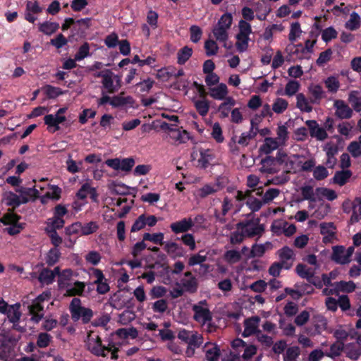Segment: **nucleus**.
Here are the masks:
<instances>
[{"mask_svg":"<svg viewBox=\"0 0 361 361\" xmlns=\"http://www.w3.org/2000/svg\"><path fill=\"white\" fill-rule=\"evenodd\" d=\"M71 318L74 322L81 319L84 324L89 323L93 315V311L88 307L81 305V300L78 298H74L69 305Z\"/></svg>","mask_w":361,"mask_h":361,"instance_id":"obj_1","label":"nucleus"},{"mask_svg":"<svg viewBox=\"0 0 361 361\" xmlns=\"http://www.w3.org/2000/svg\"><path fill=\"white\" fill-rule=\"evenodd\" d=\"M236 229L243 231L246 238L260 237L264 232V226L259 218L240 221L236 224Z\"/></svg>","mask_w":361,"mask_h":361,"instance_id":"obj_2","label":"nucleus"},{"mask_svg":"<svg viewBox=\"0 0 361 361\" xmlns=\"http://www.w3.org/2000/svg\"><path fill=\"white\" fill-rule=\"evenodd\" d=\"M159 130L167 133L169 138L174 142L185 143L190 138L189 133L185 130H180L177 123H168L159 119Z\"/></svg>","mask_w":361,"mask_h":361,"instance_id":"obj_3","label":"nucleus"},{"mask_svg":"<svg viewBox=\"0 0 361 361\" xmlns=\"http://www.w3.org/2000/svg\"><path fill=\"white\" fill-rule=\"evenodd\" d=\"M135 164V161L133 157L108 159L105 161V164L109 167L126 173L131 171Z\"/></svg>","mask_w":361,"mask_h":361,"instance_id":"obj_4","label":"nucleus"},{"mask_svg":"<svg viewBox=\"0 0 361 361\" xmlns=\"http://www.w3.org/2000/svg\"><path fill=\"white\" fill-rule=\"evenodd\" d=\"M161 267H163L164 273H161L159 271V279H161V282H163L165 284H169L172 282L171 276L173 274H178L181 273L184 268L185 265L183 262L180 261H177L173 264V267H170L169 266H166V267H164L163 265Z\"/></svg>","mask_w":361,"mask_h":361,"instance_id":"obj_5","label":"nucleus"},{"mask_svg":"<svg viewBox=\"0 0 361 361\" xmlns=\"http://www.w3.org/2000/svg\"><path fill=\"white\" fill-rule=\"evenodd\" d=\"M178 338L188 344L194 347H200L203 343V337L197 332L190 331L185 329L180 330Z\"/></svg>","mask_w":361,"mask_h":361,"instance_id":"obj_6","label":"nucleus"},{"mask_svg":"<svg viewBox=\"0 0 361 361\" xmlns=\"http://www.w3.org/2000/svg\"><path fill=\"white\" fill-rule=\"evenodd\" d=\"M308 128L309 134L311 137L315 138L319 141H324L327 139L329 135L326 129L321 127L315 120H307L305 122Z\"/></svg>","mask_w":361,"mask_h":361,"instance_id":"obj_7","label":"nucleus"},{"mask_svg":"<svg viewBox=\"0 0 361 361\" xmlns=\"http://www.w3.org/2000/svg\"><path fill=\"white\" fill-rule=\"evenodd\" d=\"M87 349L96 356L106 357L105 351L109 352L111 348L102 345V338L97 336L95 339H91L87 343Z\"/></svg>","mask_w":361,"mask_h":361,"instance_id":"obj_8","label":"nucleus"},{"mask_svg":"<svg viewBox=\"0 0 361 361\" xmlns=\"http://www.w3.org/2000/svg\"><path fill=\"white\" fill-rule=\"evenodd\" d=\"M113 75V72L109 69H105L94 74L96 78H102V85L109 94H113L118 90L114 85Z\"/></svg>","mask_w":361,"mask_h":361,"instance_id":"obj_9","label":"nucleus"},{"mask_svg":"<svg viewBox=\"0 0 361 361\" xmlns=\"http://www.w3.org/2000/svg\"><path fill=\"white\" fill-rule=\"evenodd\" d=\"M324 151L326 152V161L325 164L329 169H333L337 163L336 154L338 153L339 149L338 145L328 142L324 147Z\"/></svg>","mask_w":361,"mask_h":361,"instance_id":"obj_10","label":"nucleus"},{"mask_svg":"<svg viewBox=\"0 0 361 361\" xmlns=\"http://www.w3.org/2000/svg\"><path fill=\"white\" fill-rule=\"evenodd\" d=\"M200 158L197 160L198 166L206 169L215 159V154L213 149L201 148L199 150Z\"/></svg>","mask_w":361,"mask_h":361,"instance_id":"obj_11","label":"nucleus"},{"mask_svg":"<svg viewBox=\"0 0 361 361\" xmlns=\"http://www.w3.org/2000/svg\"><path fill=\"white\" fill-rule=\"evenodd\" d=\"M192 310L194 312L193 318L197 322L204 324L212 321V314L208 308L203 307L201 305H195L192 307Z\"/></svg>","mask_w":361,"mask_h":361,"instance_id":"obj_12","label":"nucleus"},{"mask_svg":"<svg viewBox=\"0 0 361 361\" xmlns=\"http://www.w3.org/2000/svg\"><path fill=\"white\" fill-rule=\"evenodd\" d=\"M277 255L280 259V262L283 264L292 267L293 261L295 260V254L293 249L288 246H283L277 251Z\"/></svg>","mask_w":361,"mask_h":361,"instance_id":"obj_13","label":"nucleus"},{"mask_svg":"<svg viewBox=\"0 0 361 361\" xmlns=\"http://www.w3.org/2000/svg\"><path fill=\"white\" fill-rule=\"evenodd\" d=\"M27 308L29 314L32 316L31 320L38 324L44 317V307L42 303L34 300Z\"/></svg>","mask_w":361,"mask_h":361,"instance_id":"obj_14","label":"nucleus"},{"mask_svg":"<svg viewBox=\"0 0 361 361\" xmlns=\"http://www.w3.org/2000/svg\"><path fill=\"white\" fill-rule=\"evenodd\" d=\"M66 121L65 116L47 114L44 117V122L47 126L48 130L50 131L51 128H54L53 133L60 130L59 124Z\"/></svg>","mask_w":361,"mask_h":361,"instance_id":"obj_15","label":"nucleus"},{"mask_svg":"<svg viewBox=\"0 0 361 361\" xmlns=\"http://www.w3.org/2000/svg\"><path fill=\"white\" fill-rule=\"evenodd\" d=\"M336 109L335 115L341 119H348L353 115V110L343 100H336L334 104Z\"/></svg>","mask_w":361,"mask_h":361,"instance_id":"obj_16","label":"nucleus"},{"mask_svg":"<svg viewBox=\"0 0 361 361\" xmlns=\"http://www.w3.org/2000/svg\"><path fill=\"white\" fill-rule=\"evenodd\" d=\"M259 318L258 317H252L251 318L247 319L244 322V331L242 333V336L243 337H248L253 334H257L258 331H259L258 328V323L259 322Z\"/></svg>","mask_w":361,"mask_h":361,"instance_id":"obj_17","label":"nucleus"},{"mask_svg":"<svg viewBox=\"0 0 361 361\" xmlns=\"http://www.w3.org/2000/svg\"><path fill=\"white\" fill-rule=\"evenodd\" d=\"M273 245L271 242L267 241L264 244L255 243L252 245L247 258H255L262 257L267 250H272Z\"/></svg>","mask_w":361,"mask_h":361,"instance_id":"obj_18","label":"nucleus"},{"mask_svg":"<svg viewBox=\"0 0 361 361\" xmlns=\"http://www.w3.org/2000/svg\"><path fill=\"white\" fill-rule=\"evenodd\" d=\"M194 226L192 220L184 218L180 221L172 223L170 226L171 231L175 233H185Z\"/></svg>","mask_w":361,"mask_h":361,"instance_id":"obj_19","label":"nucleus"},{"mask_svg":"<svg viewBox=\"0 0 361 361\" xmlns=\"http://www.w3.org/2000/svg\"><path fill=\"white\" fill-rule=\"evenodd\" d=\"M331 259L338 264H346L349 263V260H346L345 255V247L343 245L334 246Z\"/></svg>","mask_w":361,"mask_h":361,"instance_id":"obj_20","label":"nucleus"},{"mask_svg":"<svg viewBox=\"0 0 361 361\" xmlns=\"http://www.w3.org/2000/svg\"><path fill=\"white\" fill-rule=\"evenodd\" d=\"M204 251L201 250L197 254L192 255L188 260V264L190 267L195 265H200L201 267L204 268L205 271H208L209 265L203 264L207 259V255H202Z\"/></svg>","mask_w":361,"mask_h":361,"instance_id":"obj_21","label":"nucleus"},{"mask_svg":"<svg viewBox=\"0 0 361 361\" xmlns=\"http://www.w3.org/2000/svg\"><path fill=\"white\" fill-rule=\"evenodd\" d=\"M122 94L123 93L114 96L111 100V105L114 108L122 107L128 104L133 107L135 103L133 98L131 96L123 97Z\"/></svg>","mask_w":361,"mask_h":361,"instance_id":"obj_22","label":"nucleus"},{"mask_svg":"<svg viewBox=\"0 0 361 361\" xmlns=\"http://www.w3.org/2000/svg\"><path fill=\"white\" fill-rule=\"evenodd\" d=\"M59 28V24L56 22L44 21L38 24V30L46 35H51Z\"/></svg>","mask_w":361,"mask_h":361,"instance_id":"obj_23","label":"nucleus"},{"mask_svg":"<svg viewBox=\"0 0 361 361\" xmlns=\"http://www.w3.org/2000/svg\"><path fill=\"white\" fill-rule=\"evenodd\" d=\"M311 97L310 98V102L312 104H319L322 99L324 97V92L321 85H316L309 88Z\"/></svg>","mask_w":361,"mask_h":361,"instance_id":"obj_24","label":"nucleus"},{"mask_svg":"<svg viewBox=\"0 0 361 361\" xmlns=\"http://www.w3.org/2000/svg\"><path fill=\"white\" fill-rule=\"evenodd\" d=\"M279 147V143L275 138L266 137L264 142L259 147V152L266 154H270L272 151Z\"/></svg>","mask_w":361,"mask_h":361,"instance_id":"obj_25","label":"nucleus"},{"mask_svg":"<svg viewBox=\"0 0 361 361\" xmlns=\"http://www.w3.org/2000/svg\"><path fill=\"white\" fill-rule=\"evenodd\" d=\"M42 89L47 98L49 99H56L66 93V91L62 90L60 87H54L51 85H45Z\"/></svg>","mask_w":361,"mask_h":361,"instance_id":"obj_26","label":"nucleus"},{"mask_svg":"<svg viewBox=\"0 0 361 361\" xmlns=\"http://www.w3.org/2000/svg\"><path fill=\"white\" fill-rule=\"evenodd\" d=\"M164 250L173 259L183 255V247L173 242L166 243Z\"/></svg>","mask_w":361,"mask_h":361,"instance_id":"obj_27","label":"nucleus"},{"mask_svg":"<svg viewBox=\"0 0 361 361\" xmlns=\"http://www.w3.org/2000/svg\"><path fill=\"white\" fill-rule=\"evenodd\" d=\"M352 172L350 170H341L336 171L334 176L333 181L340 186L344 185L349 178L352 176Z\"/></svg>","mask_w":361,"mask_h":361,"instance_id":"obj_28","label":"nucleus"},{"mask_svg":"<svg viewBox=\"0 0 361 361\" xmlns=\"http://www.w3.org/2000/svg\"><path fill=\"white\" fill-rule=\"evenodd\" d=\"M6 204L8 206H12L13 207H17L20 206L21 204H25L29 202V198L27 197H20L16 193L13 192H9L6 197Z\"/></svg>","mask_w":361,"mask_h":361,"instance_id":"obj_29","label":"nucleus"},{"mask_svg":"<svg viewBox=\"0 0 361 361\" xmlns=\"http://www.w3.org/2000/svg\"><path fill=\"white\" fill-rule=\"evenodd\" d=\"M61 253L58 248H56V247L51 248L45 255L46 264L49 267L54 266L59 262V260L61 257Z\"/></svg>","mask_w":361,"mask_h":361,"instance_id":"obj_30","label":"nucleus"},{"mask_svg":"<svg viewBox=\"0 0 361 361\" xmlns=\"http://www.w3.org/2000/svg\"><path fill=\"white\" fill-rule=\"evenodd\" d=\"M228 94V89L225 84L221 83L216 87L210 88V96L218 100L224 99Z\"/></svg>","mask_w":361,"mask_h":361,"instance_id":"obj_31","label":"nucleus"},{"mask_svg":"<svg viewBox=\"0 0 361 361\" xmlns=\"http://www.w3.org/2000/svg\"><path fill=\"white\" fill-rule=\"evenodd\" d=\"M228 30L225 29V27H221L216 25L212 32L214 34V36L215 37L216 39L220 42H224V47L229 49L231 47H227L226 41L228 38V34L227 32Z\"/></svg>","mask_w":361,"mask_h":361,"instance_id":"obj_32","label":"nucleus"},{"mask_svg":"<svg viewBox=\"0 0 361 361\" xmlns=\"http://www.w3.org/2000/svg\"><path fill=\"white\" fill-rule=\"evenodd\" d=\"M295 271L300 277L306 279L308 281H311L314 275V271L303 264H298L296 266Z\"/></svg>","mask_w":361,"mask_h":361,"instance_id":"obj_33","label":"nucleus"},{"mask_svg":"<svg viewBox=\"0 0 361 361\" xmlns=\"http://www.w3.org/2000/svg\"><path fill=\"white\" fill-rule=\"evenodd\" d=\"M192 54V48L188 46L183 47L177 53V63L180 65H184L191 57Z\"/></svg>","mask_w":361,"mask_h":361,"instance_id":"obj_34","label":"nucleus"},{"mask_svg":"<svg viewBox=\"0 0 361 361\" xmlns=\"http://www.w3.org/2000/svg\"><path fill=\"white\" fill-rule=\"evenodd\" d=\"M255 193L250 194L247 201L245 202L246 205L249 207V209L252 212H255L259 211L262 207L263 200L261 201L256 197Z\"/></svg>","mask_w":361,"mask_h":361,"instance_id":"obj_35","label":"nucleus"},{"mask_svg":"<svg viewBox=\"0 0 361 361\" xmlns=\"http://www.w3.org/2000/svg\"><path fill=\"white\" fill-rule=\"evenodd\" d=\"M85 283L84 282H81L77 281L74 283L73 286L72 288H68L66 290L68 296H82L85 291Z\"/></svg>","mask_w":361,"mask_h":361,"instance_id":"obj_36","label":"nucleus"},{"mask_svg":"<svg viewBox=\"0 0 361 361\" xmlns=\"http://www.w3.org/2000/svg\"><path fill=\"white\" fill-rule=\"evenodd\" d=\"M98 229L99 225L96 221H91L85 224L80 222L81 235H88L94 233Z\"/></svg>","mask_w":361,"mask_h":361,"instance_id":"obj_37","label":"nucleus"},{"mask_svg":"<svg viewBox=\"0 0 361 361\" xmlns=\"http://www.w3.org/2000/svg\"><path fill=\"white\" fill-rule=\"evenodd\" d=\"M262 165V171H265L268 173H272L274 171V166H276V161L274 157L267 156L261 161Z\"/></svg>","mask_w":361,"mask_h":361,"instance_id":"obj_38","label":"nucleus"},{"mask_svg":"<svg viewBox=\"0 0 361 361\" xmlns=\"http://www.w3.org/2000/svg\"><path fill=\"white\" fill-rule=\"evenodd\" d=\"M255 193L256 195L262 196L263 194L262 188H254L252 190H247L245 192L238 190L236 195V200L238 201H243L247 200L250 194Z\"/></svg>","mask_w":361,"mask_h":361,"instance_id":"obj_39","label":"nucleus"},{"mask_svg":"<svg viewBox=\"0 0 361 361\" xmlns=\"http://www.w3.org/2000/svg\"><path fill=\"white\" fill-rule=\"evenodd\" d=\"M296 106L302 111L310 113L312 111V106L310 104L307 99L302 93H300L297 95Z\"/></svg>","mask_w":361,"mask_h":361,"instance_id":"obj_40","label":"nucleus"},{"mask_svg":"<svg viewBox=\"0 0 361 361\" xmlns=\"http://www.w3.org/2000/svg\"><path fill=\"white\" fill-rule=\"evenodd\" d=\"M19 307L20 305L16 304L15 306H11L7 309L6 314H7L9 322L12 324L19 322L20 319L21 312L19 311Z\"/></svg>","mask_w":361,"mask_h":361,"instance_id":"obj_41","label":"nucleus"},{"mask_svg":"<svg viewBox=\"0 0 361 361\" xmlns=\"http://www.w3.org/2000/svg\"><path fill=\"white\" fill-rule=\"evenodd\" d=\"M360 23L359 14L353 11L350 16V19L346 22L345 27L350 30H355L360 27Z\"/></svg>","mask_w":361,"mask_h":361,"instance_id":"obj_42","label":"nucleus"},{"mask_svg":"<svg viewBox=\"0 0 361 361\" xmlns=\"http://www.w3.org/2000/svg\"><path fill=\"white\" fill-rule=\"evenodd\" d=\"M21 219V216L13 212H8L0 219V222L4 225L11 226L18 223Z\"/></svg>","mask_w":361,"mask_h":361,"instance_id":"obj_43","label":"nucleus"},{"mask_svg":"<svg viewBox=\"0 0 361 361\" xmlns=\"http://www.w3.org/2000/svg\"><path fill=\"white\" fill-rule=\"evenodd\" d=\"M116 335L121 338H135L138 336V332L135 328L131 327L130 329H118L116 331Z\"/></svg>","mask_w":361,"mask_h":361,"instance_id":"obj_44","label":"nucleus"},{"mask_svg":"<svg viewBox=\"0 0 361 361\" xmlns=\"http://www.w3.org/2000/svg\"><path fill=\"white\" fill-rule=\"evenodd\" d=\"M258 133V128H256L255 130L252 128H250V130L249 132L243 133L238 140V144L242 145H247L249 143V141L252 139L255 138V137Z\"/></svg>","mask_w":361,"mask_h":361,"instance_id":"obj_45","label":"nucleus"},{"mask_svg":"<svg viewBox=\"0 0 361 361\" xmlns=\"http://www.w3.org/2000/svg\"><path fill=\"white\" fill-rule=\"evenodd\" d=\"M65 221L63 218L53 216L48 219L47 226L45 230H54L62 228L64 226Z\"/></svg>","mask_w":361,"mask_h":361,"instance_id":"obj_46","label":"nucleus"},{"mask_svg":"<svg viewBox=\"0 0 361 361\" xmlns=\"http://www.w3.org/2000/svg\"><path fill=\"white\" fill-rule=\"evenodd\" d=\"M54 280V274L48 268L43 269L39 274V281L47 285L52 283Z\"/></svg>","mask_w":361,"mask_h":361,"instance_id":"obj_47","label":"nucleus"},{"mask_svg":"<svg viewBox=\"0 0 361 361\" xmlns=\"http://www.w3.org/2000/svg\"><path fill=\"white\" fill-rule=\"evenodd\" d=\"M324 83L329 92L331 93H336L340 87V82L335 76L328 77L325 80Z\"/></svg>","mask_w":361,"mask_h":361,"instance_id":"obj_48","label":"nucleus"},{"mask_svg":"<svg viewBox=\"0 0 361 361\" xmlns=\"http://www.w3.org/2000/svg\"><path fill=\"white\" fill-rule=\"evenodd\" d=\"M336 288L337 290L345 293H352L355 290L356 286L352 281H341L336 283Z\"/></svg>","mask_w":361,"mask_h":361,"instance_id":"obj_49","label":"nucleus"},{"mask_svg":"<svg viewBox=\"0 0 361 361\" xmlns=\"http://www.w3.org/2000/svg\"><path fill=\"white\" fill-rule=\"evenodd\" d=\"M224 259L229 264H234L240 262L242 257L239 251L235 250H230L225 252Z\"/></svg>","mask_w":361,"mask_h":361,"instance_id":"obj_50","label":"nucleus"},{"mask_svg":"<svg viewBox=\"0 0 361 361\" xmlns=\"http://www.w3.org/2000/svg\"><path fill=\"white\" fill-rule=\"evenodd\" d=\"M343 348V342L336 341L330 346V351L329 353H326V355L331 358H334L335 357L340 355Z\"/></svg>","mask_w":361,"mask_h":361,"instance_id":"obj_51","label":"nucleus"},{"mask_svg":"<svg viewBox=\"0 0 361 361\" xmlns=\"http://www.w3.org/2000/svg\"><path fill=\"white\" fill-rule=\"evenodd\" d=\"M195 107L200 116H205L209 109V103L206 99L197 100L195 102Z\"/></svg>","mask_w":361,"mask_h":361,"instance_id":"obj_52","label":"nucleus"},{"mask_svg":"<svg viewBox=\"0 0 361 361\" xmlns=\"http://www.w3.org/2000/svg\"><path fill=\"white\" fill-rule=\"evenodd\" d=\"M282 269L288 270L290 269V266H286V264H283L279 262H274L269 268V273L274 277H277L280 275L281 271Z\"/></svg>","mask_w":361,"mask_h":361,"instance_id":"obj_53","label":"nucleus"},{"mask_svg":"<svg viewBox=\"0 0 361 361\" xmlns=\"http://www.w3.org/2000/svg\"><path fill=\"white\" fill-rule=\"evenodd\" d=\"M185 290L190 293H195L197 289V283L195 278L182 279L180 281Z\"/></svg>","mask_w":361,"mask_h":361,"instance_id":"obj_54","label":"nucleus"},{"mask_svg":"<svg viewBox=\"0 0 361 361\" xmlns=\"http://www.w3.org/2000/svg\"><path fill=\"white\" fill-rule=\"evenodd\" d=\"M218 190L219 187L217 185L206 184L199 190L198 195L201 198H204L209 195L215 193Z\"/></svg>","mask_w":361,"mask_h":361,"instance_id":"obj_55","label":"nucleus"},{"mask_svg":"<svg viewBox=\"0 0 361 361\" xmlns=\"http://www.w3.org/2000/svg\"><path fill=\"white\" fill-rule=\"evenodd\" d=\"M90 55V45L87 42L82 44L75 55V60L80 61Z\"/></svg>","mask_w":361,"mask_h":361,"instance_id":"obj_56","label":"nucleus"},{"mask_svg":"<svg viewBox=\"0 0 361 361\" xmlns=\"http://www.w3.org/2000/svg\"><path fill=\"white\" fill-rule=\"evenodd\" d=\"M232 23V14L230 13H226L221 16L216 25L219 27H225V29L228 30L231 27Z\"/></svg>","mask_w":361,"mask_h":361,"instance_id":"obj_57","label":"nucleus"},{"mask_svg":"<svg viewBox=\"0 0 361 361\" xmlns=\"http://www.w3.org/2000/svg\"><path fill=\"white\" fill-rule=\"evenodd\" d=\"M245 235L240 230L231 232L230 234V243L233 245H239L244 241Z\"/></svg>","mask_w":361,"mask_h":361,"instance_id":"obj_58","label":"nucleus"},{"mask_svg":"<svg viewBox=\"0 0 361 361\" xmlns=\"http://www.w3.org/2000/svg\"><path fill=\"white\" fill-rule=\"evenodd\" d=\"M302 32L300 24L298 22L293 23L290 25V33L288 39L290 42H294L298 37H300Z\"/></svg>","mask_w":361,"mask_h":361,"instance_id":"obj_59","label":"nucleus"},{"mask_svg":"<svg viewBox=\"0 0 361 361\" xmlns=\"http://www.w3.org/2000/svg\"><path fill=\"white\" fill-rule=\"evenodd\" d=\"M204 49L207 56H210L217 54L219 47L214 40L208 39L204 43Z\"/></svg>","mask_w":361,"mask_h":361,"instance_id":"obj_60","label":"nucleus"},{"mask_svg":"<svg viewBox=\"0 0 361 361\" xmlns=\"http://www.w3.org/2000/svg\"><path fill=\"white\" fill-rule=\"evenodd\" d=\"M329 176V171L322 165H319L313 170V176L317 180L325 179Z\"/></svg>","mask_w":361,"mask_h":361,"instance_id":"obj_61","label":"nucleus"},{"mask_svg":"<svg viewBox=\"0 0 361 361\" xmlns=\"http://www.w3.org/2000/svg\"><path fill=\"white\" fill-rule=\"evenodd\" d=\"M287 107L288 102L281 98H277L272 105V109L276 114L283 113Z\"/></svg>","mask_w":361,"mask_h":361,"instance_id":"obj_62","label":"nucleus"},{"mask_svg":"<svg viewBox=\"0 0 361 361\" xmlns=\"http://www.w3.org/2000/svg\"><path fill=\"white\" fill-rule=\"evenodd\" d=\"M338 32L333 27H329L324 29L322 33V39L325 42H329L333 39L337 37Z\"/></svg>","mask_w":361,"mask_h":361,"instance_id":"obj_63","label":"nucleus"},{"mask_svg":"<svg viewBox=\"0 0 361 361\" xmlns=\"http://www.w3.org/2000/svg\"><path fill=\"white\" fill-rule=\"evenodd\" d=\"M220 355L219 348L217 345H214L206 351V359L208 361H218Z\"/></svg>","mask_w":361,"mask_h":361,"instance_id":"obj_64","label":"nucleus"}]
</instances>
